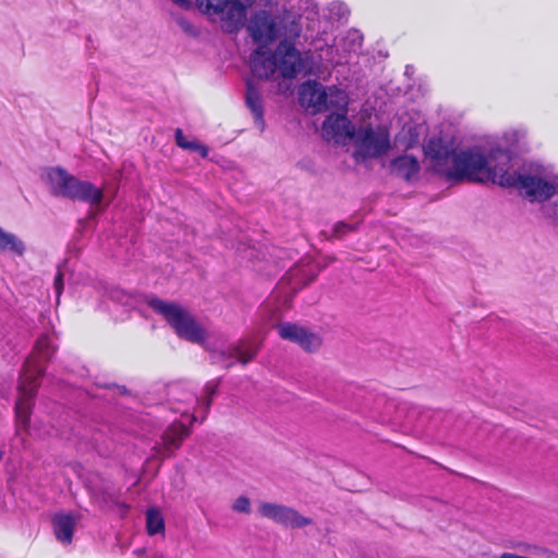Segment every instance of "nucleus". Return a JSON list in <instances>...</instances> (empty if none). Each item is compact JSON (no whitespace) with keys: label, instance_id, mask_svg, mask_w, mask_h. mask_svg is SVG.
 Wrapping results in <instances>:
<instances>
[{"label":"nucleus","instance_id":"30","mask_svg":"<svg viewBox=\"0 0 558 558\" xmlns=\"http://www.w3.org/2000/svg\"><path fill=\"white\" fill-rule=\"evenodd\" d=\"M207 9L213 10L215 13H221L227 10L230 0H206Z\"/></svg>","mask_w":558,"mask_h":558},{"label":"nucleus","instance_id":"21","mask_svg":"<svg viewBox=\"0 0 558 558\" xmlns=\"http://www.w3.org/2000/svg\"><path fill=\"white\" fill-rule=\"evenodd\" d=\"M258 351V344L251 341L241 340L236 345H234L231 349L230 357H236L240 363L246 365L247 363L254 360Z\"/></svg>","mask_w":558,"mask_h":558},{"label":"nucleus","instance_id":"36","mask_svg":"<svg viewBox=\"0 0 558 558\" xmlns=\"http://www.w3.org/2000/svg\"><path fill=\"white\" fill-rule=\"evenodd\" d=\"M518 135H519V133H518L517 131H512V132H510V133H506V134H505V137H506V138L514 137V138L517 140Z\"/></svg>","mask_w":558,"mask_h":558},{"label":"nucleus","instance_id":"39","mask_svg":"<svg viewBox=\"0 0 558 558\" xmlns=\"http://www.w3.org/2000/svg\"><path fill=\"white\" fill-rule=\"evenodd\" d=\"M118 293H121V292L119 290H116V292H113V294H112V298H116L114 294H118Z\"/></svg>","mask_w":558,"mask_h":558},{"label":"nucleus","instance_id":"20","mask_svg":"<svg viewBox=\"0 0 558 558\" xmlns=\"http://www.w3.org/2000/svg\"><path fill=\"white\" fill-rule=\"evenodd\" d=\"M26 251L25 243L14 233L7 232L0 227V252H10L23 256Z\"/></svg>","mask_w":558,"mask_h":558},{"label":"nucleus","instance_id":"18","mask_svg":"<svg viewBox=\"0 0 558 558\" xmlns=\"http://www.w3.org/2000/svg\"><path fill=\"white\" fill-rule=\"evenodd\" d=\"M323 129L326 132L331 133L333 136L354 137L355 134L354 129L345 113L329 114L323 123Z\"/></svg>","mask_w":558,"mask_h":558},{"label":"nucleus","instance_id":"16","mask_svg":"<svg viewBox=\"0 0 558 558\" xmlns=\"http://www.w3.org/2000/svg\"><path fill=\"white\" fill-rule=\"evenodd\" d=\"M245 104L253 114L255 124L260 131H264L265 120L263 98L258 88L251 80H247L245 84Z\"/></svg>","mask_w":558,"mask_h":558},{"label":"nucleus","instance_id":"6","mask_svg":"<svg viewBox=\"0 0 558 558\" xmlns=\"http://www.w3.org/2000/svg\"><path fill=\"white\" fill-rule=\"evenodd\" d=\"M45 369L37 363L32 365L27 360L24 364V378L19 386L21 398L15 402V417L20 425L26 428L29 424L34 399L36 397L38 380L44 376Z\"/></svg>","mask_w":558,"mask_h":558},{"label":"nucleus","instance_id":"24","mask_svg":"<svg viewBox=\"0 0 558 558\" xmlns=\"http://www.w3.org/2000/svg\"><path fill=\"white\" fill-rule=\"evenodd\" d=\"M174 138H175V144L179 147H181L183 149L191 150V151H194L196 149H202V158H207L208 157V154H209L208 147L203 145L202 143H199L197 141H189L184 136V133H183V131L181 129H177L175 130Z\"/></svg>","mask_w":558,"mask_h":558},{"label":"nucleus","instance_id":"34","mask_svg":"<svg viewBox=\"0 0 558 558\" xmlns=\"http://www.w3.org/2000/svg\"><path fill=\"white\" fill-rule=\"evenodd\" d=\"M446 179L449 182H453V168H448L446 170Z\"/></svg>","mask_w":558,"mask_h":558},{"label":"nucleus","instance_id":"35","mask_svg":"<svg viewBox=\"0 0 558 558\" xmlns=\"http://www.w3.org/2000/svg\"><path fill=\"white\" fill-rule=\"evenodd\" d=\"M317 274H312L304 282H303V286H306L308 283H311L312 281L315 280Z\"/></svg>","mask_w":558,"mask_h":558},{"label":"nucleus","instance_id":"37","mask_svg":"<svg viewBox=\"0 0 558 558\" xmlns=\"http://www.w3.org/2000/svg\"><path fill=\"white\" fill-rule=\"evenodd\" d=\"M180 24H181V26H182V28H183L184 31H186V32H187V31L190 29V24L184 23V22H181Z\"/></svg>","mask_w":558,"mask_h":558},{"label":"nucleus","instance_id":"10","mask_svg":"<svg viewBox=\"0 0 558 558\" xmlns=\"http://www.w3.org/2000/svg\"><path fill=\"white\" fill-rule=\"evenodd\" d=\"M260 517L289 529H302L313 524L311 518L302 515L296 509L268 501H260L257 508Z\"/></svg>","mask_w":558,"mask_h":558},{"label":"nucleus","instance_id":"5","mask_svg":"<svg viewBox=\"0 0 558 558\" xmlns=\"http://www.w3.org/2000/svg\"><path fill=\"white\" fill-rule=\"evenodd\" d=\"M353 157L356 161L376 159L385 156L391 147L386 129L375 130L372 125L361 126L354 134Z\"/></svg>","mask_w":558,"mask_h":558},{"label":"nucleus","instance_id":"12","mask_svg":"<svg viewBox=\"0 0 558 558\" xmlns=\"http://www.w3.org/2000/svg\"><path fill=\"white\" fill-rule=\"evenodd\" d=\"M278 333L283 340L299 344L307 352H314L322 345L320 338L315 333L293 323H281L277 326Z\"/></svg>","mask_w":558,"mask_h":558},{"label":"nucleus","instance_id":"13","mask_svg":"<svg viewBox=\"0 0 558 558\" xmlns=\"http://www.w3.org/2000/svg\"><path fill=\"white\" fill-rule=\"evenodd\" d=\"M191 434V429L182 423H173L169 425L161 436V444L155 446L156 453L162 458L173 456L181 447L184 439Z\"/></svg>","mask_w":558,"mask_h":558},{"label":"nucleus","instance_id":"2","mask_svg":"<svg viewBox=\"0 0 558 558\" xmlns=\"http://www.w3.org/2000/svg\"><path fill=\"white\" fill-rule=\"evenodd\" d=\"M305 69L306 62L301 51L287 38L279 41L274 51L268 49L265 54L252 60V71L265 78H269L278 70L283 78L291 80Z\"/></svg>","mask_w":558,"mask_h":558},{"label":"nucleus","instance_id":"22","mask_svg":"<svg viewBox=\"0 0 558 558\" xmlns=\"http://www.w3.org/2000/svg\"><path fill=\"white\" fill-rule=\"evenodd\" d=\"M97 499L104 507H119L124 513L130 506L119 500L118 495L110 487H102L97 494Z\"/></svg>","mask_w":558,"mask_h":558},{"label":"nucleus","instance_id":"41","mask_svg":"<svg viewBox=\"0 0 558 558\" xmlns=\"http://www.w3.org/2000/svg\"><path fill=\"white\" fill-rule=\"evenodd\" d=\"M3 452L0 450V461L2 460Z\"/></svg>","mask_w":558,"mask_h":558},{"label":"nucleus","instance_id":"26","mask_svg":"<svg viewBox=\"0 0 558 558\" xmlns=\"http://www.w3.org/2000/svg\"><path fill=\"white\" fill-rule=\"evenodd\" d=\"M359 223H347L344 221H339L335 223L331 230L330 236L327 239H338L341 240L347 235L349 232H353L357 230Z\"/></svg>","mask_w":558,"mask_h":558},{"label":"nucleus","instance_id":"17","mask_svg":"<svg viewBox=\"0 0 558 558\" xmlns=\"http://www.w3.org/2000/svg\"><path fill=\"white\" fill-rule=\"evenodd\" d=\"M424 154L436 167L444 165L449 157L453 156V148L447 145L442 138L433 137L424 146Z\"/></svg>","mask_w":558,"mask_h":558},{"label":"nucleus","instance_id":"8","mask_svg":"<svg viewBox=\"0 0 558 558\" xmlns=\"http://www.w3.org/2000/svg\"><path fill=\"white\" fill-rule=\"evenodd\" d=\"M513 154L509 148L500 146L492 147L486 158L488 160L489 182L502 187H511L514 183L518 170L510 172Z\"/></svg>","mask_w":558,"mask_h":558},{"label":"nucleus","instance_id":"15","mask_svg":"<svg viewBox=\"0 0 558 558\" xmlns=\"http://www.w3.org/2000/svg\"><path fill=\"white\" fill-rule=\"evenodd\" d=\"M76 518L72 513H56L51 523L56 538L64 545L71 544L76 525Z\"/></svg>","mask_w":558,"mask_h":558},{"label":"nucleus","instance_id":"27","mask_svg":"<svg viewBox=\"0 0 558 558\" xmlns=\"http://www.w3.org/2000/svg\"><path fill=\"white\" fill-rule=\"evenodd\" d=\"M35 350L38 353L39 360H43L45 362L49 361L53 354V349L50 344L48 337L46 336L40 337L36 341Z\"/></svg>","mask_w":558,"mask_h":558},{"label":"nucleus","instance_id":"3","mask_svg":"<svg viewBox=\"0 0 558 558\" xmlns=\"http://www.w3.org/2000/svg\"><path fill=\"white\" fill-rule=\"evenodd\" d=\"M511 187L531 202H546L558 194V174L539 162L527 161L519 168Z\"/></svg>","mask_w":558,"mask_h":558},{"label":"nucleus","instance_id":"32","mask_svg":"<svg viewBox=\"0 0 558 558\" xmlns=\"http://www.w3.org/2000/svg\"><path fill=\"white\" fill-rule=\"evenodd\" d=\"M113 386L118 389L119 393L122 396H126L130 393L129 389L125 386H119V385H113Z\"/></svg>","mask_w":558,"mask_h":558},{"label":"nucleus","instance_id":"19","mask_svg":"<svg viewBox=\"0 0 558 558\" xmlns=\"http://www.w3.org/2000/svg\"><path fill=\"white\" fill-rule=\"evenodd\" d=\"M391 172L399 178L410 181L420 171L417 159L410 155L396 157L390 162Z\"/></svg>","mask_w":558,"mask_h":558},{"label":"nucleus","instance_id":"31","mask_svg":"<svg viewBox=\"0 0 558 558\" xmlns=\"http://www.w3.org/2000/svg\"><path fill=\"white\" fill-rule=\"evenodd\" d=\"M53 287H54V290H56L57 295L59 298L60 294L63 291V288H64L63 274H62L60 267H58V271H57V274L54 276Z\"/></svg>","mask_w":558,"mask_h":558},{"label":"nucleus","instance_id":"23","mask_svg":"<svg viewBox=\"0 0 558 558\" xmlns=\"http://www.w3.org/2000/svg\"><path fill=\"white\" fill-rule=\"evenodd\" d=\"M146 530L149 535H156L165 531V520L158 509L151 508L147 510Z\"/></svg>","mask_w":558,"mask_h":558},{"label":"nucleus","instance_id":"11","mask_svg":"<svg viewBox=\"0 0 558 558\" xmlns=\"http://www.w3.org/2000/svg\"><path fill=\"white\" fill-rule=\"evenodd\" d=\"M260 517L289 529H302L313 524L311 518L302 515L296 509L268 501H260L257 508Z\"/></svg>","mask_w":558,"mask_h":558},{"label":"nucleus","instance_id":"40","mask_svg":"<svg viewBox=\"0 0 558 558\" xmlns=\"http://www.w3.org/2000/svg\"><path fill=\"white\" fill-rule=\"evenodd\" d=\"M354 35H355L359 39H362L361 35H359L356 32L354 33Z\"/></svg>","mask_w":558,"mask_h":558},{"label":"nucleus","instance_id":"33","mask_svg":"<svg viewBox=\"0 0 558 558\" xmlns=\"http://www.w3.org/2000/svg\"><path fill=\"white\" fill-rule=\"evenodd\" d=\"M338 12H337V15L339 19L343 17L345 15V12H347V8L342 4H339L338 7Z\"/></svg>","mask_w":558,"mask_h":558},{"label":"nucleus","instance_id":"14","mask_svg":"<svg viewBox=\"0 0 558 558\" xmlns=\"http://www.w3.org/2000/svg\"><path fill=\"white\" fill-rule=\"evenodd\" d=\"M299 97L301 104L307 108H313L314 112H320L330 107L325 87L315 80H308L301 84Z\"/></svg>","mask_w":558,"mask_h":558},{"label":"nucleus","instance_id":"9","mask_svg":"<svg viewBox=\"0 0 558 558\" xmlns=\"http://www.w3.org/2000/svg\"><path fill=\"white\" fill-rule=\"evenodd\" d=\"M247 29L252 39L259 46L254 50L252 60L267 52V46L274 43L278 37V31L275 20L271 15L262 10L254 13L250 20Z\"/></svg>","mask_w":558,"mask_h":558},{"label":"nucleus","instance_id":"4","mask_svg":"<svg viewBox=\"0 0 558 558\" xmlns=\"http://www.w3.org/2000/svg\"><path fill=\"white\" fill-rule=\"evenodd\" d=\"M146 303L169 323L179 338L197 344L207 340L208 336L205 329L178 303L166 302L155 295L146 296Z\"/></svg>","mask_w":558,"mask_h":558},{"label":"nucleus","instance_id":"29","mask_svg":"<svg viewBox=\"0 0 558 558\" xmlns=\"http://www.w3.org/2000/svg\"><path fill=\"white\" fill-rule=\"evenodd\" d=\"M232 509L235 512L248 514L251 512V501L247 497L240 496L233 502Z\"/></svg>","mask_w":558,"mask_h":558},{"label":"nucleus","instance_id":"28","mask_svg":"<svg viewBox=\"0 0 558 558\" xmlns=\"http://www.w3.org/2000/svg\"><path fill=\"white\" fill-rule=\"evenodd\" d=\"M250 4L251 0H230L227 9H229L230 13L235 12L239 17H244Z\"/></svg>","mask_w":558,"mask_h":558},{"label":"nucleus","instance_id":"42","mask_svg":"<svg viewBox=\"0 0 558 558\" xmlns=\"http://www.w3.org/2000/svg\"><path fill=\"white\" fill-rule=\"evenodd\" d=\"M195 151H197L202 156V149H196Z\"/></svg>","mask_w":558,"mask_h":558},{"label":"nucleus","instance_id":"7","mask_svg":"<svg viewBox=\"0 0 558 558\" xmlns=\"http://www.w3.org/2000/svg\"><path fill=\"white\" fill-rule=\"evenodd\" d=\"M488 160L478 149L456 151V183L461 181L487 183Z\"/></svg>","mask_w":558,"mask_h":558},{"label":"nucleus","instance_id":"43","mask_svg":"<svg viewBox=\"0 0 558 558\" xmlns=\"http://www.w3.org/2000/svg\"><path fill=\"white\" fill-rule=\"evenodd\" d=\"M177 3H181L183 0H173Z\"/></svg>","mask_w":558,"mask_h":558},{"label":"nucleus","instance_id":"1","mask_svg":"<svg viewBox=\"0 0 558 558\" xmlns=\"http://www.w3.org/2000/svg\"><path fill=\"white\" fill-rule=\"evenodd\" d=\"M43 180L49 186L50 194L71 201H80L90 206H100L105 194L89 181H84L68 172L62 167H47Z\"/></svg>","mask_w":558,"mask_h":558},{"label":"nucleus","instance_id":"38","mask_svg":"<svg viewBox=\"0 0 558 558\" xmlns=\"http://www.w3.org/2000/svg\"><path fill=\"white\" fill-rule=\"evenodd\" d=\"M96 216H97V214H96L94 210H89V211H88V217H89L90 219H95V218H96Z\"/></svg>","mask_w":558,"mask_h":558},{"label":"nucleus","instance_id":"25","mask_svg":"<svg viewBox=\"0 0 558 558\" xmlns=\"http://www.w3.org/2000/svg\"><path fill=\"white\" fill-rule=\"evenodd\" d=\"M218 385H219V380L216 383L209 381L206 384V386L204 388L205 397L202 400H199L198 402H201V404L204 409L205 415L208 413V411L211 407V403H213V399L217 395Z\"/></svg>","mask_w":558,"mask_h":558}]
</instances>
